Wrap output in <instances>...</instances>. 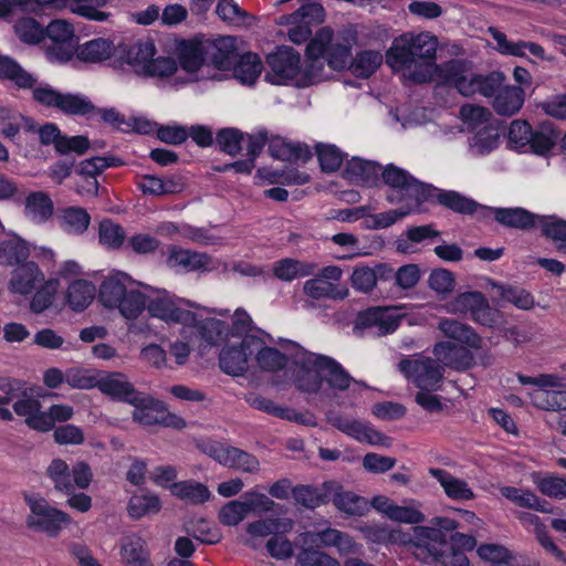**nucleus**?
Returning a JSON list of instances; mask_svg holds the SVG:
<instances>
[{
  "label": "nucleus",
  "instance_id": "21",
  "mask_svg": "<svg viewBox=\"0 0 566 566\" xmlns=\"http://www.w3.org/2000/svg\"><path fill=\"white\" fill-rule=\"evenodd\" d=\"M462 314L486 327L495 326L501 318L500 312L490 306L481 292L462 293Z\"/></svg>",
  "mask_w": 566,
  "mask_h": 566
},
{
  "label": "nucleus",
  "instance_id": "3",
  "mask_svg": "<svg viewBox=\"0 0 566 566\" xmlns=\"http://www.w3.org/2000/svg\"><path fill=\"white\" fill-rule=\"evenodd\" d=\"M285 349L292 350L291 359L296 367V387L308 394L319 392L324 381L332 389L344 391L355 379L334 358L308 352L294 342L285 340Z\"/></svg>",
  "mask_w": 566,
  "mask_h": 566
},
{
  "label": "nucleus",
  "instance_id": "59",
  "mask_svg": "<svg viewBox=\"0 0 566 566\" xmlns=\"http://www.w3.org/2000/svg\"><path fill=\"white\" fill-rule=\"evenodd\" d=\"M316 154L321 169L325 172L336 171L343 163V153L334 145L318 144Z\"/></svg>",
  "mask_w": 566,
  "mask_h": 566
},
{
  "label": "nucleus",
  "instance_id": "9",
  "mask_svg": "<svg viewBox=\"0 0 566 566\" xmlns=\"http://www.w3.org/2000/svg\"><path fill=\"white\" fill-rule=\"evenodd\" d=\"M190 301L178 297L166 290L158 291L157 295L146 300L149 315L166 323L190 325L197 322V313L190 311Z\"/></svg>",
  "mask_w": 566,
  "mask_h": 566
},
{
  "label": "nucleus",
  "instance_id": "27",
  "mask_svg": "<svg viewBox=\"0 0 566 566\" xmlns=\"http://www.w3.org/2000/svg\"><path fill=\"white\" fill-rule=\"evenodd\" d=\"M203 46L205 36H196L179 44L178 59L185 71L193 73L202 65H207V54Z\"/></svg>",
  "mask_w": 566,
  "mask_h": 566
},
{
  "label": "nucleus",
  "instance_id": "49",
  "mask_svg": "<svg viewBox=\"0 0 566 566\" xmlns=\"http://www.w3.org/2000/svg\"><path fill=\"white\" fill-rule=\"evenodd\" d=\"M61 221L64 231L73 234H81L87 230L91 217L83 208L70 207L63 210Z\"/></svg>",
  "mask_w": 566,
  "mask_h": 566
},
{
  "label": "nucleus",
  "instance_id": "11",
  "mask_svg": "<svg viewBox=\"0 0 566 566\" xmlns=\"http://www.w3.org/2000/svg\"><path fill=\"white\" fill-rule=\"evenodd\" d=\"M24 500L31 511L27 517L28 527L56 536L64 525L71 523L67 513L51 506L45 499L25 494Z\"/></svg>",
  "mask_w": 566,
  "mask_h": 566
},
{
  "label": "nucleus",
  "instance_id": "48",
  "mask_svg": "<svg viewBox=\"0 0 566 566\" xmlns=\"http://www.w3.org/2000/svg\"><path fill=\"white\" fill-rule=\"evenodd\" d=\"M161 503L155 494H136L128 502V514L130 517L138 520L148 514H155L160 511Z\"/></svg>",
  "mask_w": 566,
  "mask_h": 566
},
{
  "label": "nucleus",
  "instance_id": "16",
  "mask_svg": "<svg viewBox=\"0 0 566 566\" xmlns=\"http://www.w3.org/2000/svg\"><path fill=\"white\" fill-rule=\"evenodd\" d=\"M166 265L176 273L210 272L214 269L209 254L178 245L167 248Z\"/></svg>",
  "mask_w": 566,
  "mask_h": 566
},
{
  "label": "nucleus",
  "instance_id": "45",
  "mask_svg": "<svg viewBox=\"0 0 566 566\" xmlns=\"http://www.w3.org/2000/svg\"><path fill=\"white\" fill-rule=\"evenodd\" d=\"M120 555L127 565L145 566L147 552L144 539L137 535L125 537L122 543Z\"/></svg>",
  "mask_w": 566,
  "mask_h": 566
},
{
  "label": "nucleus",
  "instance_id": "46",
  "mask_svg": "<svg viewBox=\"0 0 566 566\" xmlns=\"http://www.w3.org/2000/svg\"><path fill=\"white\" fill-rule=\"evenodd\" d=\"M57 109L66 115H90L96 109L93 103L84 95L61 93Z\"/></svg>",
  "mask_w": 566,
  "mask_h": 566
},
{
  "label": "nucleus",
  "instance_id": "54",
  "mask_svg": "<svg viewBox=\"0 0 566 566\" xmlns=\"http://www.w3.org/2000/svg\"><path fill=\"white\" fill-rule=\"evenodd\" d=\"M533 129L528 122L514 119L509 127L507 142L512 149L524 153L532 139Z\"/></svg>",
  "mask_w": 566,
  "mask_h": 566
},
{
  "label": "nucleus",
  "instance_id": "34",
  "mask_svg": "<svg viewBox=\"0 0 566 566\" xmlns=\"http://www.w3.org/2000/svg\"><path fill=\"white\" fill-rule=\"evenodd\" d=\"M41 402L31 397L29 389H25V394L18 397V400L13 403L14 412L24 418L25 424L35 431L41 432L44 427L45 418H43V411L41 410Z\"/></svg>",
  "mask_w": 566,
  "mask_h": 566
},
{
  "label": "nucleus",
  "instance_id": "8",
  "mask_svg": "<svg viewBox=\"0 0 566 566\" xmlns=\"http://www.w3.org/2000/svg\"><path fill=\"white\" fill-rule=\"evenodd\" d=\"M521 385L536 386L537 389L530 392L532 403L542 410H566V390L564 378L554 374H539L531 377L517 375Z\"/></svg>",
  "mask_w": 566,
  "mask_h": 566
},
{
  "label": "nucleus",
  "instance_id": "63",
  "mask_svg": "<svg viewBox=\"0 0 566 566\" xmlns=\"http://www.w3.org/2000/svg\"><path fill=\"white\" fill-rule=\"evenodd\" d=\"M300 566H340L331 555L314 548H302L296 555Z\"/></svg>",
  "mask_w": 566,
  "mask_h": 566
},
{
  "label": "nucleus",
  "instance_id": "44",
  "mask_svg": "<svg viewBox=\"0 0 566 566\" xmlns=\"http://www.w3.org/2000/svg\"><path fill=\"white\" fill-rule=\"evenodd\" d=\"M538 227L546 238L555 242L559 251L566 253V220L555 216H541Z\"/></svg>",
  "mask_w": 566,
  "mask_h": 566
},
{
  "label": "nucleus",
  "instance_id": "22",
  "mask_svg": "<svg viewBox=\"0 0 566 566\" xmlns=\"http://www.w3.org/2000/svg\"><path fill=\"white\" fill-rule=\"evenodd\" d=\"M155 54V44L149 39L117 45V57L139 75L143 74L148 61Z\"/></svg>",
  "mask_w": 566,
  "mask_h": 566
},
{
  "label": "nucleus",
  "instance_id": "31",
  "mask_svg": "<svg viewBox=\"0 0 566 566\" xmlns=\"http://www.w3.org/2000/svg\"><path fill=\"white\" fill-rule=\"evenodd\" d=\"M331 501L335 507L346 515L364 516L369 511L367 500L350 491H345L335 482V489L332 491Z\"/></svg>",
  "mask_w": 566,
  "mask_h": 566
},
{
  "label": "nucleus",
  "instance_id": "1",
  "mask_svg": "<svg viewBox=\"0 0 566 566\" xmlns=\"http://www.w3.org/2000/svg\"><path fill=\"white\" fill-rule=\"evenodd\" d=\"M437 50L438 40L430 33H405L394 40L386 62L392 70L402 71L403 76L413 83L436 82L438 86L460 92L459 54L437 64Z\"/></svg>",
  "mask_w": 566,
  "mask_h": 566
},
{
  "label": "nucleus",
  "instance_id": "60",
  "mask_svg": "<svg viewBox=\"0 0 566 566\" xmlns=\"http://www.w3.org/2000/svg\"><path fill=\"white\" fill-rule=\"evenodd\" d=\"M303 292L311 298H343L346 293L335 292L332 283L321 279H310L303 285Z\"/></svg>",
  "mask_w": 566,
  "mask_h": 566
},
{
  "label": "nucleus",
  "instance_id": "29",
  "mask_svg": "<svg viewBox=\"0 0 566 566\" xmlns=\"http://www.w3.org/2000/svg\"><path fill=\"white\" fill-rule=\"evenodd\" d=\"M293 528L291 518L271 517L258 520L247 525V532L252 537L245 541V544L252 548H258L254 537H265L269 535L284 534Z\"/></svg>",
  "mask_w": 566,
  "mask_h": 566
},
{
  "label": "nucleus",
  "instance_id": "7",
  "mask_svg": "<svg viewBox=\"0 0 566 566\" xmlns=\"http://www.w3.org/2000/svg\"><path fill=\"white\" fill-rule=\"evenodd\" d=\"M494 213L495 220L509 228L528 230L538 227L541 216L534 214L524 208H492L480 205L471 198L462 196V214L472 216L478 221H486Z\"/></svg>",
  "mask_w": 566,
  "mask_h": 566
},
{
  "label": "nucleus",
  "instance_id": "52",
  "mask_svg": "<svg viewBox=\"0 0 566 566\" xmlns=\"http://www.w3.org/2000/svg\"><path fill=\"white\" fill-rule=\"evenodd\" d=\"M436 360L444 368L460 370V343L441 340L432 349Z\"/></svg>",
  "mask_w": 566,
  "mask_h": 566
},
{
  "label": "nucleus",
  "instance_id": "38",
  "mask_svg": "<svg viewBox=\"0 0 566 566\" xmlns=\"http://www.w3.org/2000/svg\"><path fill=\"white\" fill-rule=\"evenodd\" d=\"M500 145V134L493 126H483L469 139L468 151L470 155L485 156Z\"/></svg>",
  "mask_w": 566,
  "mask_h": 566
},
{
  "label": "nucleus",
  "instance_id": "24",
  "mask_svg": "<svg viewBox=\"0 0 566 566\" xmlns=\"http://www.w3.org/2000/svg\"><path fill=\"white\" fill-rule=\"evenodd\" d=\"M97 388L113 399L133 403L140 395L122 373H109L97 381Z\"/></svg>",
  "mask_w": 566,
  "mask_h": 566
},
{
  "label": "nucleus",
  "instance_id": "33",
  "mask_svg": "<svg viewBox=\"0 0 566 566\" xmlns=\"http://www.w3.org/2000/svg\"><path fill=\"white\" fill-rule=\"evenodd\" d=\"M272 271L276 279L284 282H291L295 279L314 275L317 271V264L285 258L273 263Z\"/></svg>",
  "mask_w": 566,
  "mask_h": 566
},
{
  "label": "nucleus",
  "instance_id": "62",
  "mask_svg": "<svg viewBox=\"0 0 566 566\" xmlns=\"http://www.w3.org/2000/svg\"><path fill=\"white\" fill-rule=\"evenodd\" d=\"M243 134L237 128H223L219 130L216 143L220 150L237 156L242 150Z\"/></svg>",
  "mask_w": 566,
  "mask_h": 566
},
{
  "label": "nucleus",
  "instance_id": "25",
  "mask_svg": "<svg viewBox=\"0 0 566 566\" xmlns=\"http://www.w3.org/2000/svg\"><path fill=\"white\" fill-rule=\"evenodd\" d=\"M43 281L44 274L35 262L30 261L21 263L14 269L9 285L11 292L28 295Z\"/></svg>",
  "mask_w": 566,
  "mask_h": 566
},
{
  "label": "nucleus",
  "instance_id": "30",
  "mask_svg": "<svg viewBox=\"0 0 566 566\" xmlns=\"http://www.w3.org/2000/svg\"><path fill=\"white\" fill-rule=\"evenodd\" d=\"M335 489V482L328 481L321 488L311 485H298L293 489V496L297 504L305 509H316L331 501L332 491Z\"/></svg>",
  "mask_w": 566,
  "mask_h": 566
},
{
  "label": "nucleus",
  "instance_id": "55",
  "mask_svg": "<svg viewBox=\"0 0 566 566\" xmlns=\"http://www.w3.org/2000/svg\"><path fill=\"white\" fill-rule=\"evenodd\" d=\"M256 361L261 369L277 371L287 364V356L279 349L264 346V343L255 350Z\"/></svg>",
  "mask_w": 566,
  "mask_h": 566
},
{
  "label": "nucleus",
  "instance_id": "39",
  "mask_svg": "<svg viewBox=\"0 0 566 566\" xmlns=\"http://www.w3.org/2000/svg\"><path fill=\"white\" fill-rule=\"evenodd\" d=\"M96 295L95 285L86 280L73 281L66 291V302L75 312L86 308Z\"/></svg>",
  "mask_w": 566,
  "mask_h": 566
},
{
  "label": "nucleus",
  "instance_id": "2",
  "mask_svg": "<svg viewBox=\"0 0 566 566\" xmlns=\"http://www.w3.org/2000/svg\"><path fill=\"white\" fill-rule=\"evenodd\" d=\"M458 522L446 516H438L431 521V526H415L412 535L402 533L399 528H390L386 524L375 522L358 526L364 538L374 544H395L412 542L416 547L424 549L434 560L443 566H460L457 548L449 539Z\"/></svg>",
  "mask_w": 566,
  "mask_h": 566
},
{
  "label": "nucleus",
  "instance_id": "50",
  "mask_svg": "<svg viewBox=\"0 0 566 566\" xmlns=\"http://www.w3.org/2000/svg\"><path fill=\"white\" fill-rule=\"evenodd\" d=\"M491 117L492 113L486 107L471 104L462 105V132L464 127L468 130L476 132L483 126H491Z\"/></svg>",
  "mask_w": 566,
  "mask_h": 566
},
{
  "label": "nucleus",
  "instance_id": "42",
  "mask_svg": "<svg viewBox=\"0 0 566 566\" xmlns=\"http://www.w3.org/2000/svg\"><path fill=\"white\" fill-rule=\"evenodd\" d=\"M247 402L254 409L263 411L268 415L277 417L280 419H286L291 421H298V413L283 406L274 403L273 400L265 398L258 394H251L247 397Z\"/></svg>",
  "mask_w": 566,
  "mask_h": 566
},
{
  "label": "nucleus",
  "instance_id": "20",
  "mask_svg": "<svg viewBox=\"0 0 566 566\" xmlns=\"http://www.w3.org/2000/svg\"><path fill=\"white\" fill-rule=\"evenodd\" d=\"M203 49L207 54V65H213L221 71L231 69L238 57L235 38L230 35L205 38Z\"/></svg>",
  "mask_w": 566,
  "mask_h": 566
},
{
  "label": "nucleus",
  "instance_id": "57",
  "mask_svg": "<svg viewBox=\"0 0 566 566\" xmlns=\"http://www.w3.org/2000/svg\"><path fill=\"white\" fill-rule=\"evenodd\" d=\"M489 33L495 41V50L502 55L526 57V41H510L507 36L496 28H489Z\"/></svg>",
  "mask_w": 566,
  "mask_h": 566
},
{
  "label": "nucleus",
  "instance_id": "13",
  "mask_svg": "<svg viewBox=\"0 0 566 566\" xmlns=\"http://www.w3.org/2000/svg\"><path fill=\"white\" fill-rule=\"evenodd\" d=\"M132 405L135 407L134 421L143 426L161 424L176 429L186 427V421L181 417L167 412L164 403L150 396L140 394Z\"/></svg>",
  "mask_w": 566,
  "mask_h": 566
},
{
  "label": "nucleus",
  "instance_id": "58",
  "mask_svg": "<svg viewBox=\"0 0 566 566\" xmlns=\"http://www.w3.org/2000/svg\"><path fill=\"white\" fill-rule=\"evenodd\" d=\"M17 36L25 43H39L45 35L44 28L32 18L19 19L14 24Z\"/></svg>",
  "mask_w": 566,
  "mask_h": 566
},
{
  "label": "nucleus",
  "instance_id": "26",
  "mask_svg": "<svg viewBox=\"0 0 566 566\" xmlns=\"http://www.w3.org/2000/svg\"><path fill=\"white\" fill-rule=\"evenodd\" d=\"M492 107L500 116H513L525 102V91L521 86L502 85L492 96Z\"/></svg>",
  "mask_w": 566,
  "mask_h": 566
},
{
  "label": "nucleus",
  "instance_id": "51",
  "mask_svg": "<svg viewBox=\"0 0 566 566\" xmlns=\"http://www.w3.org/2000/svg\"><path fill=\"white\" fill-rule=\"evenodd\" d=\"M382 55L378 51H363L350 63L353 73L358 77H369L381 64Z\"/></svg>",
  "mask_w": 566,
  "mask_h": 566
},
{
  "label": "nucleus",
  "instance_id": "6",
  "mask_svg": "<svg viewBox=\"0 0 566 566\" xmlns=\"http://www.w3.org/2000/svg\"><path fill=\"white\" fill-rule=\"evenodd\" d=\"M0 78L13 82L19 88L32 90V97L38 104L57 108L61 92L48 83H39L34 74L24 70L10 56L0 61Z\"/></svg>",
  "mask_w": 566,
  "mask_h": 566
},
{
  "label": "nucleus",
  "instance_id": "61",
  "mask_svg": "<svg viewBox=\"0 0 566 566\" xmlns=\"http://www.w3.org/2000/svg\"><path fill=\"white\" fill-rule=\"evenodd\" d=\"M325 61L332 70L339 71L352 63L350 48L345 44H333L332 41L326 45L324 53Z\"/></svg>",
  "mask_w": 566,
  "mask_h": 566
},
{
  "label": "nucleus",
  "instance_id": "64",
  "mask_svg": "<svg viewBox=\"0 0 566 566\" xmlns=\"http://www.w3.org/2000/svg\"><path fill=\"white\" fill-rule=\"evenodd\" d=\"M249 514L244 501L233 500L223 505L219 512V521L227 526H235Z\"/></svg>",
  "mask_w": 566,
  "mask_h": 566
},
{
  "label": "nucleus",
  "instance_id": "37",
  "mask_svg": "<svg viewBox=\"0 0 566 566\" xmlns=\"http://www.w3.org/2000/svg\"><path fill=\"white\" fill-rule=\"evenodd\" d=\"M233 76L244 85H253L259 78L263 65L258 54L245 53L233 63Z\"/></svg>",
  "mask_w": 566,
  "mask_h": 566
},
{
  "label": "nucleus",
  "instance_id": "32",
  "mask_svg": "<svg viewBox=\"0 0 566 566\" xmlns=\"http://www.w3.org/2000/svg\"><path fill=\"white\" fill-rule=\"evenodd\" d=\"M113 54L117 55V46L107 38H95L78 44L76 48L78 60L90 63L105 61Z\"/></svg>",
  "mask_w": 566,
  "mask_h": 566
},
{
  "label": "nucleus",
  "instance_id": "17",
  "mask_svg": "<svg viewBox=\"0 0 566 566\" xmlns=\"http://www.w3.org/2000/svg\"><path fill=\"white\" fill-rule=\"evenodd\" d=\"M263 344L258 336H245L239 346H227L219 355V366L228 375H242L248 367V358Z\"/></svg>",
  "mask_w": 566,
  "mask_h": 566
},
{
  "label": "nucleus",
  "instance_id": "56",
  "mask_svg": "<svg viewBox=\"0 0 566 566\" xmlns=\"http://www.w3.org/2000/svg\"><path fill=\"white\" fill-rule=\"evenodd\" d=\"M489 33L495 41V50L502 55L526 57V41H510L507 36L496 28H489Z\"/></svg>",
  "mask_w": 566,
  "mask_h": 566
},
{
  "label": "nucleus",
  "instance_id": "15",
  "mask_svg": "<svg viewBox=\"0 0 566 566\" xmlns=\"http://www.w3.org/2000/svg\"><path fill=\"white\" fill-rule=\"evenodd\" d=\"M333 40V31L329 28L319 29L306 46L307 64L302 72L301 83L303 85L322 81L326 45Z\"/></svg>",
  "mask_w": 566,
  "mask_h": 566
},
{
  "label": "nucleus",
  "instance_id": "12",
  "mask_svg": "<svg viewBox=\"0 0 566 566\" xmlns=\"http://www.w3.org/2000/svg\"><path fill=\"white\" fill-rule=\"evenodd\" d=\"M269 71L265 80L275 85H285L292 81L301 83V55L292 48L282 46L266 57Z\"/></svg>",
  "mask_w": 566,
  "mask_h": 566
},
{
  "label": "nucleus",
  "instance_id": "14",
  "mask_svg": "<svg viewBox=\"0 0 566 566\" xmlns=\"http://www.w3.org/2000/svg\"><path fill=\"white\" fill-rule=\"evenodd\" d=\"M206 453L219 464L229 469L251 474L260 471V461L254 454L232 446L218 442L210 443Z\"/></svg>",
  "mask_w": 566,
  "mask_h": 566
},
{
  "label": "nucleus",
  "instance_id": "28",
  "mask_svg": "<svg viewBox=\"0 0 566 566\" xmlns=\"http://www.w3.org/2000/svg\"><path fill=\"white\" fill-rule=\"evenodd\" d=\"M381 170L382 167L376 161L354 157L346 165L345 176L353 182L371 187L378 184Z\"/></svg>",
  "mask_w": 566,
  "mask_h": 566
},
{
  "label": "nucleus",
  "instance_id": "41",
  "mask_svg": "<svg viewBox=\"0 0 566 566\" xmlns=\"http://www.w3.org/2000/svg\"><path fill=\"white\" fill-rule=\"evenodd\" d=\"M189 326H196L200 337L209 345H217L223 340L229 331L224 322L213 317L200 319L198 315L197 322Z\"/></svg>",
  "mask_w": 566,
  "mask_h": 566
},
{
  "label": "nucleus",
  "instance_id": "23",
  "mask_svg": "<svg viewBox=\"0 0 566 566\" xmlns=\"http://www.w3.org/2000/svg\"><path fill=\"white\" fill-rule=\"evenodd\" d=\"M490 364L491 356L482 345L481 337L470 326L462 324V369Z\"/></svg>",
  "mask_w": 566,
  "mask_h": 566
},
{
  "label": "nucleus",
  "instance_id": "40",
  "mask_svg": "<svg viewBox=\"0 0 566 566\" xmlns=\"http://www.w3.org/2000/svg\"><path fill=\"white\" fill-rule=\"evenodd\" d=\"M170 491L178 499L195 505L205 503L211 495L205 484L193 480L172 483Z\"/></svg>",
  "mask_w": 566,
  "mask_h": 566
},
{
  "label": "nucleus",
  "instance_id": "4",
  "mask_svg": "<svg viewBox=\"0 0 566 566\" xmlns=\"http://www.w3.org/2000/svg\"><path fill=\"white\" fill-rule=\"evenodd\" d=\"M137 285L126 273L111 274L99 286L98 301L107 308L118 310L126 319H136L146 307V296Z\"/></svg>",
  "mask_w": 566,
  "mask_h": 566
},
{
  "label": "nucleus",
  "instance_id": "53",
  "mask_svg": "<svg viewBox=\"0 0 566 566\" xmlns=\"http://www.w3.org/2000/svg\"><path fill=\"white\" fill-rule=\"evenodd\" d=\"M533 482L539 492L548 497L566 499V480L556 475L533 474Z\"/></svg>",
  "mask_w": 566,
  "mask_h": 566
},
{
  "label": "nucleus",
  "instance_id": "35",
  "mask_svg": "<svg viewBox=\"0 0 566 566\" xmlns=\"http://www.w3.org/2000/svg\"><path fill=\"white\" fill-rule=\"evenodd\" d=\"M54 205L50 196L43 191H34L27 196L24 214L34 223H44L52 216Z\"/></svg>",
  "mask_w": 566,
  "mask_h": 566
},
{
  "label": "nucleus",
  "instance_id": "47",
  "mask_svg": "<svg viewBox=\"0 0 566 566\" xmlns=\"http://www.w3.org/2000/svg\"><path fill=\"white\" fill-rule=\"evenodd\" d=\"M46 474L52 480L55 490L65 494H71L74 491L72 471L62 459H54L48 467Z\"/></svg>",
  "mask_w": 566,
  "mask_h": 566
},
{
  "label": "nucleus",
  "instance_id": "5",
  "mask_svg": "<svg viewBox=\"0 0 566 566\" xmlns=\"http://www.w3.org/2000/svg\"><path fill=\"white\" fill-rule=\"evenodd\" d=\"M380 177L384 184L392 190L387 196L391 203L406 201L407 205L419 208L433 192L431 185L417 180L407 170L394 164L382 167Z\"/></svg>",
  "mask_w": 566,
  "mask_h": 566
},
{
  "label": "nucleus",
  "instance_id": "18",
  "mask_svg": "<svg viewBox=\"0 0 566 566\" xmlns=\"http://www.w3.org/2000/svg\"><path fill=\"white\" fill-rule=\"evenodd\" d=\"M400 323V316L389 307H370L357 316V327L367 329L374 336L394 333Z\"/></svg>",
  "mask_w": 566,
  "mask_h": 566
},
{
  "label": "nucleus",
  "instance_id": "10",
  "mask_svg": "<svg viewBox=\"0 0 566 566\" xmlns=\"http://www.w3.org/2000/svg\"><path fill=\"white\" fill-rule=\"evenodd\" d=\"M398 370L421 390H438L444 373L436 359L421 354L402 358L398 364Z\"/></svg>",
  "mask_w": 566,
  "mask_h": 566
},
{
  "label": "nucleus",
  "instance_id": "19",
  "mask_svg": "<svg viewBox=\"0 0 566 566\" xmlns=\"http://www.w3.org/2000/svg\"><path fill=\"white\" fill-rule=\"evenodd\" d=\"M504 81L505 76L500 71L468 74L462 62V96L492 97L504 84Z\"/></svg>",
  "mask_w": 566,
  "mask_h": 566
},
{
  "label": "nucleus",
  "instance_id": "43",
  "mask_svg": "<svg viewBox=\"0 0 566 566\" xmlns=\"http://www.w3.org/2000/svg\"><path fill=\"white\" fill-rule=\"evenodd\" d=\"M29 256V249L24 241L17 237L0 241V264H21Z\"/></svg>",
  "mask_w": 566,
  "mask_h": 566
},
{
  "label": "nucleus",
  "instance_id": "36",
  "mask_svg": "<svg viewBox=\"0 0 566 566\" xmlns=\"http://www.w3.org/2000/svg\"><path fill=\"white\" fill-rule=\"evenodd\" d=\"M485 282V287L490 286L496 290L500 301L511 303L515 307L524 311L533 308L535 304L534 297L526 290L518 286L500 284L491 279H486Z\"/></svg>",
  "mask_w": 566,
  "mask_h": 566
}]
</instances>
